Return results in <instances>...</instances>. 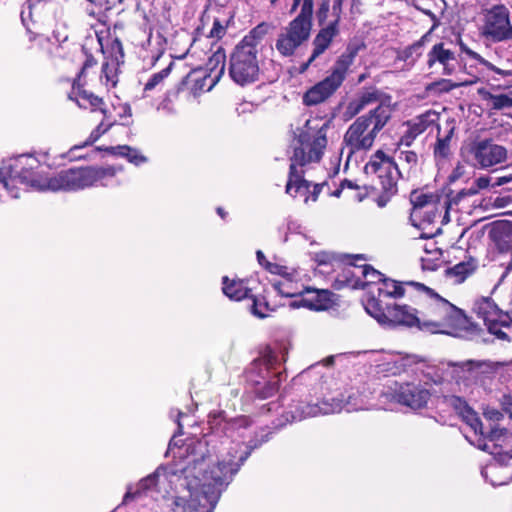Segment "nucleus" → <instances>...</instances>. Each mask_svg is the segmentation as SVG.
<instances>
[{"label": "nucleus", "mask_w": 512, "mask_h": 512, "mask_svg": "<svg viewBox=\"0 0 512 512\" xmlns=\"http://www.w3.org/2000/svg\"><path fill=\"white\" fill-rule=\"evenodd\" d=\"M478 268V261L468 256L464 261L455 264L445 270L447 278L451 279L454 284H461L471 275H473Z\"/></svg>", "instance_id": "28"}, {"label": "nucleus", "mask_w": 512, "mask_h": 512, "mask_svg": "<svg viewBox=\"0 0 512 512\" xmlns=\"http://www.w3.org/2000/svg\"><path fill=\"white\" fill-rule=\"evenodd\" d=\"M0 184L12 198H20L32 187V160L30 154H21L3 160L0 164Z\"/></svg>", "instance_id": "10"}, {"label": "nucleus", "mask_w": 512, "mask_h": 512, "mask_svg": "<svg viewBox=\"0 0 512 512\" xmlns=\"http://www.w3.org/2000/svg\"><path fill=\"white\" fill-rule=\"evenodd\" d=\"M20 18L22 25L25 27L26 31L30 33V21L32 20V1L26 0L23 5V9L20 13Z\"/></svg>", "instance_id": "51"}, {"label": "nucleus", "mask_w": 512, "mask_h": 512, "mask_svg": "<svg viewBox=\"0 0 512 512\" xmlns=\"http://www.w3.org/2000/svg\"><path fill=\"white\" fill-rule=\"evenodd\" d=\"M193 469L195 471L194 476L201 482L203 487L207 486L208 488L221 491L238 471V466L233 460L218 461L210 466L202 459L195 462Z\"/></svg>", "instance_id": "16"}, {"label": "nucleus", "mask_w": 512, "mask_h": 512, "mask_svg": "<svg viewBox=\"0 0 512 512\" xmlns=\"http://www.w3.org/2000/svg\"><path fill=\"white\" fill-rule=\"evenodd\" d=\"M474 196L470 193V188H464L461 189L458 192L450 191L447 195L445 200L442 203V209H445V214L443 215V219L448 220L449 211L453 208H456L459 210V205L462 201H464L466 198Z\"/></svg>", "instance_id": "38"}, {"label": "nucleus", "mask_w": 512, "mask_h": 512, "mask_svg": "<svg viewBox=\"0 0 512 512\" xmlns=\"http://www.w3.org/2000/svg\"><path fill=\"white\" fill-rule=\"evenodd\" d=\"M412 305L383 304L381 299L371 298L367 301L366 311L379 323L391 326H417L420 329L421 319L416 312L417 294L412 299Z\"/></svg>", "instance_id": "11"}, {"label": "nucleus", "mask_w": 512, "mask_h": 512, "mask_svg": "<svg viewBox=\"0 0 512 512\" xmlns=\"http://www.w3.org/2000/svg\"><path fill=\"white\" fill-rule=\"evenodd\" d=\"M116 172V168L113 166H87L62 170L55 175L34 173V190L40 192L76 191L93 186L105 178L114 177Z\"/></svg>", "instance_id": "4"}, {"label": "nucleus", "mask_w": 512, "mask_h": 512, "mask_svg": "<svg viewBox=\"0 0 512 512\" xmlns=\"http://www.w3.org/2000/svg\"><path fill=\"white\" fill-rule=\"evenodd\" d=\"M367 175H376L379 179L381 192L376 199L379 207H384L398 192V181L405 178L393 157L383 150L373 153L364 166Z\"/></svg>", "instance_id": "9"}, {"label": "nucleus", "mask_w": 512, "mask_h": 512, "mask_svg": "<svg viewBox=\"0 0 512 512\" xmlns=\"http://www.w3.org/2000/svg\"><path fill=\"white\" fill-rule=\"evenodd\" d=\"M161 468H157L153 473L148 476L142 478L136 485V489L132 490L129 488L123 497V503H128L129 501L135 500L137 498L146 495L147 492L152 490H157V486L159 483Z\"/></svg>", "instance_id": "29"}, {"label": "nucleus", "mask_w": 512, "mask_h": 512, "mask_svg": "<svg viewBox=\"0 0 512 512\" xmlns=\"http://www.w3.org/2000/svg\"><path fill=\"white\" fill-rule=\"evenodd\" d=\"M461 418L467 425H469L472 428V430L475 433L483 434V424L481 422V419L472 408H470V410L467 413H465Z\"/></svg>", "instance_id": "50"}, {"label": "nucleus", "mask_w": 512, "mask_h": 512, "mask_svg": "<svg viewBox=\"0 0 512 512\" xmlns=\"http://www.w3.org/2000/svg\"><path fill=\"white\" fill-rule=\"evenodd\" d=\"M390 102L391 95L381 91L375 86L365 87L356 98L352 99L347 104L345 115L348 118H353L367 106L374 103H378V105H384L388 109H392Z\"/></svg>", "instance_id": "20"}, {"label": "nucleus", "mask_w": 512, "mask_h": 512, "mask_svg": "<svg viewBox=\"0 0 512 512\" xmlns=\"http://www.w3.org/2000/svg\"><path fill=\"white\" fill-rule=\"evenodd\" d=\"M399 160L402 164H406L407 171L406 178H409L412 173H415L418 167V154L412 150H405L399 153Z\"/></svg>", "instance_id": "44"}, {"label": "nucleus", "mask_w": 512, "mask_h": 512, "mask_svg": "<svg viewBox=\"0 0 512 512\" xmlns=\"http://www.w3.org/2000/svg\"><path fill=\"white\" fill-rule=\"evenodd\" d=\"M383 287H380L378 289L379 291V298L381 296L385 297H393V298H399L403 297L405 295V290L403 288V284L408 285L407 282H397L395 280H390L383 278L381 281Z\"/></svg>", "instance_id": "39"}, {"label": "nucleus", "mask_w": 512, "mask_h": 512, "mask_svg": "<svg viewBox=\"0 0 512 512\" xmlns=\"http://www.w3.org/2000/svg\"><path fill=\"white\" fill-rule=\"evenodd\" d=\"M344 189H350V190L356 191V194L354 195V199H356L357 201H362L363 198L365 197V193L361 192V187L356 182L348 180V179H344L343 181H341L339 187L337 189H335L331 193V195L339 198Z\"/></svg>", "instance_id": "47"}, {"label": "nucleus", "mask_w": 512, "mask_h": 512, "mask_svg": "<svg viewBox=\"0 0 512 512\" xmlns=\"http://www.w3.org/2000/svg\"><path fill=\"white\" fill-rule=\"evenodd\" d=\"M464 173V167L460 164H458L452 171V173L449 176L450 181H455L459 179Z\"/></svg>", "instance_id": "62"}, {"label": "nucleus", "mask_w": 512, "mask_h": 512, "mask_svg": "<svg viewBox=\"0 0 512 512\" xmlns=\"http://www.w3.org/2000/svg\"><path fill=\"white\" fill-rule=\"evenodd\" d=\"M475 67L473 65L469 66V69L464 65V70L473 77L472 80H468L465 82H454L451 79L441 78L436 81H433L427 84L424 88V92L426 96L430 97H439L443 94L449 93L452 90L459 88L461 86L471 85L476 83L479 80V77L474 73L473 69Z\"/></svg>", "instance_id": "24"}, {"label": "nucleus", "mask_w": 512, "mask_h": 512, "mask_svg": "<svg viewBox=\"0 0 512 512\" xmlns=\"http://www.w3.org/2000/svg\"><path fill=\"white\" fill-rule=\"evenodd\" d=\"M75 101L80 108L90 109L91 111H100L106 115V105L103 98L95 95L93 92L84 89V86H76Z\"/></svg>", "instance_id": "30"}, {"label": "nucleus", "mask_w": 512, "mask_h": 512, "mask_svg": "<svg viewBox=\"0 0 512 512\" xmlns=\"http://www.w3.org/2000/svg\"><path fill=\"white\" fill-rule=\"evenodd\" d=\"M460 50L471 60L476 63L484 66L487 70L497 73L502 77H511L512 76V68L507 67L505 65L497 66L492 62L486 60L479 53L469 48L466 44L460 43Z\"/></svg>", "instance_id": "32"}, {"label": "nucleus", "mask_w": 512, "mask_h": 512, "mask_svg": "<svg viewBox=\"0 0 512 512\" xmlns=\"http://www.w3.org/2000/svg\"><path fill=\"white\" fill-rule=\"evenodd\" d=\"M355 268L359 270L361 276L364 279L363 287L370 284L380 283L384 278V275L382 273L374 269L369 264L355 266Z\"/></svg>", "instance_id": "43"}, {"label": "nucleus", "mask_w": 512, "mask_h": 512, "mask_svg": "<svg viewBox=\"0 0 512 512\" xmlns=\"http://www.w3.org/2000/svg\"><path fill=\"white\" fill-rule=\"evenodd\" d=\"M213 85L214 81L206 71L202 69L192 70L174 88L166 92L160 107L165 110H172L173 102L181 94H184L187 98H195L203 92L210 91Z\"/></svg>", "instance_id": "15"}, {"label": "nucleus", "mask_w": 512, "mask_h": 512, "mask_svg": "<svg viewBox=\"0 0 512 512\" xmlns=\"http://www.w3.org/2000/svg\"><path fill=\"white\" fill-rule=\"evenodd\" d=\"M494 450L491 451V454L495 455V459L496 461L500 464V465H511V461H512V447L509 449V450H506V451H503V450H499V451H495L497 446L494 444Z\"/></svg>", "instance_id": "52"}, {"label": "nucleus", "mask_w": 512, "mask_h": 512, "mask_svg": "<svg viewBox=\"0 0 512 512\" xmlns=\"http://www.w3.org/2000/svg\"><path fill=\"white\" fill-rule=\"evenodd\" d=\"M327 183L326 182H323V183H317V184H314L313 185V189L311 190V194L310 195H307L305 197V203H309L310 201L311 202H316L319 198V195L320 193L322 192L323 190V187L326 185Z\"/></svg>", "instance_id": "58"}, {"label": "nucleus", "mask_w": 512, "mask_h": 512, "mask_svg": "<svg viewBox=\"0 0 512 512\" xmlns=\"http://www.w3.org/2000/svg\"><path fill=\"white\" fill-rule=\"evenodd\" d=\"M430 31L421 36L420 39L406 46L397 52L396 59L414 64L421 57L425 44L430 40Z\"/></svg>", "instance_id": "33"}, {"label": "nucleus", "mask_w": 512, "mask_h": 512, "mask_svg": "<svg viewBox=\"0 0 512 512\" xmlns=\"http://www.w3.org/2000/svg\"><path fill=\"white\" fill-rule=\"evenodd\" d=\"M410 202L413 206L411 217L420 214L423 209H428L435 205H440L441 197L433 193H423L420 190H413L410 193Z\"/></svg>", "instance_id": "31"}, {"label": "nucleus", "mask_w": 512, "mask_h": 512, "mask_svg": "<svg viewBox=\"0 0 512 512\" xmlns=\"http://www.w3.org/2000/svg\"><path fill=\"white\" fill-rule=\"evenodd\" d=\"M363 42H350L345 51L336 59L330 73L321 81L311 86L302 96V103L307 107L316 106L332 97L345 81L350 67L360 50L365 49Z\"/></svg>", "instance_id": "6"}, {"label": "nucleus", "mask_w": 512, "mask_h": 512, "mask_svg": "<svg viewBox=\"0 0 512 512\" xmlns=\"http://www.w3.org/2000/svg\"><path fill=\"white\" fill-rule=\"evenodd\" d=\"M234 13L218 11V15L214 16L212 28L207 35L209 38L221 40L227 32V28L233 23Z\"/></svg>", "instance_id": "35"}, {"label": "nucleus", "mask_w": 512, "mask_h": 512, "mask_svg": "<svg viewBox=\"0 0 512 512\" xmlns=\"http://www.w3.org/2000/svg\"><path fill=\"white\" fill-rule=\"evenodd\" d=\"M417 291L416 312L420 315V330L431 333L460 335L480 330L464 310L458 308L423 283L407 281Z\"/></svg>", "instance_id": "1"}, {"label": "nucleus", "mask_w": 512, "mask_h": 512, "mask_svg": "<svg viewBox=\"0 0 512 512\" xmlns=\"http://www.w3.org/2000/svg\"><path fill=\"white\" fill-rule=\"evenodd\" d=\"M509 203V197H497L494 201V206L497 208L505 207Z\"/></svg>", "instance_id": "64"}, {"label": "nucleus", "mask_w": 512, "mask_h": 512, "mask_svg": "<svg viewBox=\"0 0 512 512\" xmlns=\"http://www.w3.org/2000/svg\"><path fill=\"white\" fill-rule=\"evenodd\" d=\"M511 12L504 4H496L483 11L480 35L492 43L512 40Z\"/></svg>", "instance_id": "13"}, {"label": "nucleus", "mask_w": 512, "mask_h": 512, "mask_svg": "<svg viewBox=\"0 0 512 512\" xmlns=\"http://www.w3.org/2000/svg\"><path fill=\"white\" fill-rule=\"evenodd\" d=\"M302 179L290 178V171L288 172V180L285 186L286 194L290 195L293 198H296L298 195L303 197L305 201V197L311 194V186L312 183L305 179V170L302 169Z\"/></svg>", "instance_id": "37"}, {"label": "nucleus", "mask_w": 512, "mask_h": 512, "mask_svg": "<svg viewBox=\"0 0 512 512\" xmlns=\"http://www.w3.org/2000/svg\"><path fill=\"white\" fill-rule=\"evenodd\" d=\"M439 119V114L435 111L428 110L425 113L408 120L405 125L407 130L400 137L399 145L411 146L415 139L423 134L427 129L432 127Z\"/></svg>", "instance_id": "23"}, {"label": "nucleus", "mask_w": 512, "mask_h": 512, "mask_svg": "<svg viewBox=\"0 0 512 512\" xmlns=\"http://www.w3.org/2000/svg\"><path fill=\"white\" fill-rule=\"evenodd\" d=\"M297 275V271L292 269L288 276L272 283L273 290L281 297L299 299L305 286L296 279Z\"/></svg>", "instance_id": "26"}, {"label": "nucleus", "mask_w": 512, "mask_h": 512, "mask_svg": "<svg viewBox=\"0 0 512 512\" xmlns=\"http://www.w3.org/2000/svg\"><path fill=\"white\" fill-rule=\"evenodd\" d=\"M491 178L488 176H482L477 178L473 184L469 187L470 193L473 195L478 194V192L482 189H486L492 184H490Z\"/></svg>", "instance_id": "54"}, {"label": "nucleus", "mask_w": 512, "mask_h": 512, "mask_svg": "<svg viewBox=\"0 0 512 512\" xmlns=\"http://www.w3.org/2000/svg\"><path fill=\"white\" fill-rule=\"evenodd\" d=\"M98 150L107 151L113 155L126 158L130 163L139 166L147 161V157L142 155L139 150L128 145H119L116 147H98Z\"/></svg>", "instance_id": "36"}, {"label": "nucleus", "mask_w": 512, "mask_h": 512, "mask_svg": "<svg viewBox=\"0 0 512 512\" xmlns=\"http://www.w3.org/2000/svg\"><path fill=\"white\" fill-rule=\"evenodd\" d=\"M455 133V126L450 123L448 129L442 135L440 128L438 127V134L436 142L433 145V156L436 163H443L447 161L452 155V138Z\"/></svg>", "instance_id": "27"}, {"label": "nucleus", "mask_w": 512, "mask_h": 512, "mask_svg": "<svg viewBox=\"0 0 512 512\" xmlns=\"http://www.w3.org/2000/svg\"><path fill=\"white\" fill-rule=\"evenodd\" d=\"M489 238L499 251L508 252L512 250V221L494 222L489 231Z\"/></svg>", "instance_id": "25"}, {"label": "nucleus", "mask_w": 512, "mask_h": 512, "mask_svg": "<svg viewBox=\"0 0 512 512\" xmlns=\"http://www.w3.org/2000/svg\"><path fill=\"white\" fill-rule=\"evenodd\" d=\"M266 373L264 370H259L258 367H254L251 363L250 367L245 372L246 381L255 389L262 384V380L266 379Z\"/></svg>", "instance_id": "49"}, {"label": "nucleus", "mask_w": 512, "mask_h": 512, "mask_svg": "<svg viewBox=\"0 0 512 512\" xmlns=\"http://www.w3.org/2000/svg\"><path fill=\"white\" fill-rule=\"evenodd\" d=\"M97 65V60L92 54L86 53V59L80 69V71L77 73L76 77L73 79L72 87L75 88L76 86H84L85 82H82V79L86 77V72L88 69L95 67Z\"/></svg>", "instance_id": "48"}, {"label": "nucleus", "mask_w": 512, "mask_h": 512, "mask_svg": "<svg viewBox=\"0 0 512 512\" xmlns=\"http://www.w3.org/2000/svg\"><path fill=\"white\" fill-rule=\"evenodd\" d=\"M291 270H292L291 268H289L285 265L278 264L276 266V269L273 272V274L279 275L281 277V279H283L284 277L288 276L291 273Z\"/></svg>", "instance_id": "60"}, {"label": "nucleus", "mask_w": 512, "mask_h": 512, "mask_svg": "<svg viewBox=\"0 0 512 512\" xmlns=\"http://www.w3.org/2000/svg\"><path fill=\"white\" fill-rule=\"evenodd\" d=\"M109 56L102 64L101 80L106 87L115 88L119 82L120 65L124 63V50L122 42L115 38L109 47Z\"/></svg>", "instance_id": "19"}, {"label": "nucleus", "mask_w": 512, "mask_h": 512, "mask_svg": "<svg viewBox=\"0 0 512 512\" xmlns=\"http://www.w3.org/2000/svg\"><path fill=\"white\" fill-rule=\"evenodd\" d=\"M456 54L444 42L435 43L426 55V66L431 73L436 65L441 66L442 74L450 76L456 71Z\"/></svg>", "instance_id": "22"}, {"label": "nucleus", "mask_w": 512, "mask_h": 512, "mask_svg": "<svg viewBox=\"0 0 512 512\" xmlns=\"http://www.w3.org/2000/svg\"><path fill=\"white\" fill-rule=\"evenodd\" d=\"M333 296L334 294L327 289L305 286L300 298L290 302L289 306L293 309L307 308L312 311H325L333 306Z\"/></svg>", "instance_id": "21"}, {"label": "nucleus", "mask_w": 512, "mask_h": 512, "mask_svg": "<svg viewBox=\"0 0 512 512\" xmlns=\"http://www.w3.org/2000/svg\"><path fill=\"white\" fill-rule=\"evenodd\" d=\"M267 32L268 26L265 22L258 24L231 51L228 74L235 84L245 87L260 80L258 45Z\"/></svg>", "instance_id": "3"}, {"label": "nucleus", "mask_w": 512, "mask_h": 512, "mask_svg": "<svg viewBox=\"0 0 512 512\" xmlns=\"http://www.w3.org/2000/svg\"><path fill=\"white\" fill-rule=\"evenodd\" d=\"M343 4L344 2L341 0H333L332 5L330 4L329 15L332 16V20H337V23L341 22Z\"/></svg>", "instance_id": "57"}, {"label": "nucleus", "mask_w": 512, "mask_h": 512, "mask_svg": "<svg viewBox=\"0 0 512 512\" xmlns=\"http://www.w3.org/2000/svg\"><path fill=\"white\" fill-rule=\"evenodd\" d=\"M256 258H257L259 265L263 268H265L267 266V264L269 263V260H267L266 256L264 255V253L261 250L256 251Z\"/></svg>", "instance_id": "63"}, {"label": "nucleus", "mask_w": 512, "mask_h": 512, "mask_svg": "<svg viewBox=\"0 0 512 512\" xmlns=\"http://www.w3.org/2000/svg\"><path fill=\"white\" fill-rule=\"evenodd\" d=\"M443 211L445 212V209H442V203L440 202V205L423 209L420 211V214L414 215V217L421 218L420 226L425 224L430 225L437 222L442 217Z\"/></svg>", "instance_id": "42"}, {"label": "nucleus", "mask_w": 512, "mask_h": 512, "mask_svg": "<svg viewBox=\"0 0 512 512\" xmlns=\"http://www.w3.org/2000/svg\"><path fill=\"white\" fill-rule=\"evenodd\" d=\"M225 51L223 48L219 47L218 50L212 55V57L209 60V64L212 65L214 63L213 68L217 66V64L221 63V69L220 72H223L225 68Z\"/></svg>", "instance_id": "56"}, {"label": "nucleus", "mask_w": 512, "mask_h": 512, "mask_svg": "<svg viewBox=\"0 0 512 512\" xmlns=\"http://www.w3.org/2000/svg\"><path fill=\"white\" fill-rule=\"evenodd\" d=\"M451 405L456 411V413L462 417L465 413H467L470 410V406L468 403L459 396H452L451 397Z\"/></svg>", "instance_id": "53"}, {"label": "nucleus", "mask_w": 512, "mask_h": 512, "mask_svg": "<svg viewBox=\"0 0 512 512\" xmlns=\"http://www.w3.org/2000/svg\"><path fill=\"white\" fill-rule=\"evenodd\" d=\"M421 265L423 270L434 271L439 267V264L436 261H433L428 258H421Z\"/></svg>", "instance_id": "59"}, {"label": "nucleus", "mask_w": 512, "mask_h": 512, "mask_svg": "<svg viewBox=\"0 0 512 512\" xmlns=\"http://www.w3.org/2000/svg\"><path fill=\"white\" fill-rule=\"evenodd\" d=\"M460 155L467 164L486 169L505 162L507 149L492 139H475L462 145Z\"/></svg>", "instance_id": "12"}, {"label": "nucleus", "mask_w": 512, "mask_h": 512, "mask_svg": "<svg viewBox=\"0 0 512 512\" xmlns=\"http://www.w3.org/2000/svg\"><path fill=\"white\" fill-rule=\"evenodd\" d=\"M392 111L393 109H388L384 105H377L350 124L343 137V142L349 151L348 158L373 147L378 134L391 120Z\"/></svg>", "instance_id": "5"}, {"label": "nucleus", "mask_w": 512, "mask_h": 512, "mask_svg": "<svg viewBox=\"0 0 512 512\" xmlns=\"http://www.w3.org/2000/svg\"><path fill=\"white\" fill-rule=\"evenodd\" d=\"M430 392L420 384L402 383L393 390L392 399L413 410L422 409L430 399Z\"/></svg>", "instance_id": "18"}, {"label": "nucleus", "mask_w": 512, "mask_h": 512, "mask_svg": "<svg viewBox=\"0 0 512 512\" xmlns=\"http://www.w3.org/2000/svg\"><path fill=\"white\" fill-rule=\"evenodd\" d=\"M34 159L39 163L40 166H46L51 168L54 165L49 151H34Z\"/></svg>", "instance_id": "55"}, {"label": "nucleus", "mask_w": 512, "mask_h": 512, "mask_svg": "<svg viewBox=\"0 0 512 512\" xmlns=\"http://www.w3.org/2000/svg\"><path fill=\"white\" fill-rule=\"evenodd\" d=\"M509 182H512V174H508V175H504V176H501V177H497L495 182L492 183V187H499V186H502L504 184H507Z\"/></svg>", "instance_id": "61"}, {"label": "nucleus", "mask_w": 512, "mask_h": 512, "mask_svg": "<svg viewBox=\"0 0 512 512\" xmlns=\"http://www.w3.org/2000/svg\"><path fill=\"white\" fill-rule=\"evenodd\" d=\"M173 67H174V62L171 61L167 67H165L164 69H162L159 72L152 74L144 85V88H143L144 93H146L148 91H152L159 85H162L164 80L170 75Z\"/></svg>", "instance_id": "40"}, {"label": "nucleus", "mask_w": 512, "mask_h": 512, "mask_svg": "<svg viewBox=\"0 0 512 512\" xmlns=\"http://www.w3.org/2000/svg\"><path fill=\"white\" fill-rule=\"evenodd\" d=\"M478 95L491 110L512 108V96L509 94H494L485 88H480Z\"/></svg>", "instance_id": "34"}, {"label": "nucleus", "mask_w": 512, "mask_h": 512, "mask_svg": "<svg viewBox=\"0 0 512 512\" xmlns=\"http://www.w3.org/2000/svg\"><path fill=\"white\" fill-rule=\"evenodd\" d=\"M330 0H321L315 11L319 31L315 35L312 45V59H317L333 43V40L340 34V23L337 20H330Z\"/></svg>", "instance_id": "17"}, {"label": "nucleus", "mask_w": 512, "mask_h": 512, "mask_svg": "<svg viewBox=\"0 0 512 512\" xmlns=\"http://www.w3.org/2000/svg\"><path fill=\"white\" fill-rule=\"evenodd\" d=\"M250 279H230L228 276L222 277V291L230 300L241 301L243 299H251V313L264 319L271 312L277 310L282 304L271 297V291L264 288L261 293H253L255 287L251 286Z\"/></svg>", "instance_id": "8"}, {"label": "nucleus", "mask_w": 512, "mask_h": 512, "mask_svg": "<svg viewBox=\"0 0 512 512\" xmlns=\"http://www.w3.org/2000/svg\"><path fill=\"white\" fill-rule=\"evenodd\" d=\"M472 311L483 320L490 334H493L499 340H510L508 334L502 329H511L512 317L508 312L501 310L492 298L480 297L476 299Z\"/></svg>", "instance_id": "14"}, {"label": "nucleus", "mask_w": 512, "mask_h": 512, "mask_svg": "<svg viewBox=\"0 0 512 512\" xmlns=\"http://www.w3.org/2000/svg\"><path fill=\"white\" fill-rule=\"evenodd\" d=\"M277 360V356L273 353V351L268 349L252 363L254 367H258L259 370H264L265 373L268 374L269 371L274 368Z\"/></svg>", "instance_id": "45"}, {"label": "nucleus", "mask_w": 512, "mask_h": 512, "mask_svg": "<svg viewBox=\"0 0 512 512\" xmlns=\"http://www.w3.org/2000/svg\"><path fill=\"white\" fill-rule=\"evenodd\" d=\"M331 120L323 118L308 119L303 127L294 132L290 147V178L302 179V169L310 164L319 163L328 146V131Z\"/></svg>", "instance_id": "2"}, {"label": "nucleus", "mask_w": 512, "mask_h": 512, "mask_svg": "<svg viewBox=\"0 0 512 512\" xmlns=\"http://www.w3.org/2000/svg\"><path fill=\"white\" fill-rule=\"evenodd\" d=\"M111 126L112 124L104 125V123L101 122L95 129L92 130L86 141H84L82 144L74 145L71 148V151L93 145L103 134H105L111 128Z\"/></svg>", "instance_id": "46"}, {"label": "nucleus", "mask_w": 512, "mask_h": 512, "mask_svg": "<svg viewBox=\"0 0 512 512\" xmlns=\"http://www.w3.org/2000/svg\"><path fill=\"white\" fill-rule=\"evenodd\" d=\"M298 11L287 27L278 35L275 43L283 57L293 56L295 51L310 37L313 27L314 0H292L289 14Z\"/></svg>", "instance_id": "7"}, {"label": "nucleus", "mask_w": 512, "mask_h": 512, "mask_svg": "<svg viewBox=\"0 0 512 512\" xmlns=\"http://www.w3.org/2000/svg\"><path fill=\"white\" fill-rule=\"evenodd\" d=\"M277 375L274 379L264 381L262 384L254 389V393L260 399H267L274 396L279 390V379Z\"/></svg>", "instance_id": "41"}]
</instances>
